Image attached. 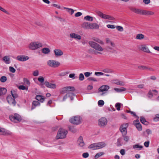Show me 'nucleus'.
Segmentation results:
<instances>
[{
  "label": "nucleus",
  "mask_w": 159,
  "mask_h": 159,
  "mask_svg": "<svg viewBox=\"0 0 159 159\" xmlns=\"http://www.w3.org/2000/svg\"><path fill=\"white\" fill-rule=\"evenodd\" d=\"M42 46L43 44L42 43L36 41L30 43L28 47L30 49L34 50Z\"/></svg>",
  "instance_id": "obj_1"
},
{
  "label": "nucleus",
  "mask_w": 159,
  "mask_h": 159,
  "mask_svg": "<svg viewBox=\"0 0 159 159\" xmlns=\"http://www.w3.org/2000/svg\"><path fill=\"white\" fill-rule=\"evenodd\" d=\"M67 133L66 130L62 128L60 129L57 135V139H62L66 138Z\"/></svg>",
  "instance_id": "obj_2"
},
{
  "label": "nucleus",
  "mask_w": 159,
  "mask_h": 159,
  "mask_svg": "<svg viewBox=\"0 0 159 159\" xmlns=\"http://www.w3.org/2000/svg\"><path fill=\"white\" fill-rule=\"evenodd\" d=\"M89 44L92 48L96 50L102 52L103 50V48L98 44L93 41H89Z\"/></svg>",
  "instance_id": "obj_3"
},
{
  "label": "nucleus",
  "mask_w": 159,
  "mask_h": 159,
  "mask_svg": "<svg viewBox=\"0 0 159 159\" xmlns=\"http://www.w3.org/2000/svg\"><path fill=\"white\" fill-rule=\"evenodd\" d=\"M82 118L78 116H74L70 119V121L71 123L76 125L80 124L82 122Z\"/></svg>",
  "instance_id": "obj_4"
},
{
  "label": "nucleus",
  "mask_w": 159,
  "mask_h": 159,
  "mask_svg": "<svg viewBox=\"0 0 159 159\" xmlns=\"http://www.w3.org/2000/svg\"><path fill=\"white\" fill-rule=\"evenodd\" d=\"M109 88L108 85H103L98 89V93L100 96H103Z\"/></svg>",
  "instance_id": "obj_5"
},
{
  "label": "nucleus",
  "mask_w": 159,
  "mask_h": 159,
  "mask_svg": "<svg viewBox=\"0 0 159 159\" xmlns=\"http://www.w3.org/2000/svg\"><path fill=\"white\" fill-rule=\"evenodd\" d=\"M48 65L52 68H56L60 65V63L59 61L53 60H50L47 62Z\"/></svg>",
  "instance_id": "obj_6"
},
{
  "label": "nucleus",
  "mask_w": 159,
  "mask_h": 159,
  "mask_svg": "<svg viewBox=\"0 0 159 159\" xmlns=\"http://www.w3.org/2000/svg\"><path fill=\"white\" fill-rule=\"evenodd\" d=\"M10 120L14 122L20 121L21 120V116L18 114H15L13 115H11L9 117Z\"/></svg>",
  "instance_id": "obj_7"
},
{
  "label": "nucleus",
  "mask_w": 159,
  "mask_h": 159,
  "mask_svg": "<svg viewBox=\"0 0 159 159\" xmlns=\"http://www.w3.org/2000/svg\"><path fill=\"white\" fill-rule=\"evenodd\" d=\"M107 123V120L106 118L104 117L101 118L98 121V125L101 127H103L106 126Z\"/></svg>",
  "instance_id": "obj_8"
},
{
  "label": "nucleus",
  "mask_w": 159,
  "mask_h": 159,
  "mask_svg": "<svg viewBox=\"0 0 159 159\" xmlns=\"http://www.w3.org/2000/svg\"><path fill=\"white\" fill-rule=\"evenodd\" d=\"M128 126V123H125L123 124L120 126V130L121 131L122 135L126 134H127V128Z\"/></svg>",
  "instance_id": "obj_9"
},
{
  "label": "nucleus",
  "mask_w": 159,
  "mask_h": 159,
  "mask_svg": "<svg viewBox=\"0 0 159 159\" xmlns=\"http://www.w3.org/2000/svg\"><path fill=\"white\" fill-rule=\"evenodd\" d=\"M79 146L82 148H84L85 147V144L84 142L83 138L82 136H80L77 142Z\"/></svg>",
  "instance_id": "obj_10"
},
{
  "label": "nucleus",
  "mask_w": 159,
  "mask_h": 159,
  "mask_svg": "<svg viewBox=\"0 0 159 159\" xmlns=\"http://www.w3.org/2000/svg\"><path fill=\"white\" fill-rule=\"evenodd\" d=\"M29 59V57L25 55H19L16 57V59L20 61H25Z\"/></svg>",
  "instance_id": "obj_11"
},
{
  "label": "nucleus",
  "mask_w": 159,
  "mask_h": 159,
  "mask_svg": "<svg viewBox=\"0 0 159 159\" xmlns=\"http://www.w3.org/2000/svg\"><path fill=\"white\" fill-rule=\"evenodd\" d=\"M134 125L136 126L139 131H141L142 129L141 125L140 124L138 120H136L133 121Z\"/></svg>",
  "instance_id": "obj_12"
},
{
  "label": "nucleus",
  "mask_w": 159,
  "mask_h": 159,
  "mask_svg": "<svg viewBox=\"0 0 159 159\" xmlns=\"http://www.w3.org/2000/svg\"><path fill=\"white\" fill-rule=\"evenodd\" d=\"M114 47L111 46H108L106 48L105 50L108 52L113 53H118L117 51L114 48Z\"/></svg>",
  "instance_id": "obj_13"
},
{
  "label": "nucleus",
  "mask_w": 159,
  "mask_h": 159,
  "mask_svg": "<svg viewBox=\"0 0 159 159\" xmlns=\"http://www.w3.org/2000/svg\"><path fill=\"white\" fill-rule=\"evenodd\" d=\"M8 103L10 105H12L15 106L16 105V101L13 98L11 95L8 96L7 98Z\"/></svg>",
  "instance_id": "obj_14"
},
{
  "label": "nucleus",
  "mask_w": 159,
  "mask_h": 159,
  "mask_svg": "<svg viewBox=\"0 0 159 159\" xmlns=\"http://www.w3.org/2000/svg\"><path fill=\"white\" fill-rule=\"evenodd\" d=\"M157 94L158 92L156 90H150L148 94V98L151 99L152 98L153 96H155L157 95Z\"/></svg>",
  "instance_id": "obj_15"
},
{
  "label": "nucleus",
  "mask_w": 159,
  "mask_h": 159,
  "mask_svg": "<svg viewBox=\"0 0 159 159\" xmlns=\"http://www.w3.org/2000/svg\"><path fill=\"white\" fill-rule=\"evenodd\" d=\"M44 84L47 87L49 88L55 89L57 87V85L55 84L51 83L47 81H45Z\"/></svg>",
  "instance_id": "obj_16"
},
{
  "label": "nucleus",
  "mask_w": 159,
  "mask_h": 159,
  "mask_svg": "<svg viewBox=\"0 0 159 159\" xmlns=\"http://www.w3.org/2000/svg\"><path fill=\"white\" fill-rule=\"evenodd\" d=\"M11 134V133L10 131L6 130L5 129L0 127V134L7 135Z\"/></svg>",
  "instance_id": "obj_17"
},
{
  "label": "nucleus",
  "mask_w": 159,
  "mask_h": 159,
  "mask_svg": "<svg viewBox=\"0 0 159 159\" xmlns=\"http://www.w3.org/2000/svg\"><path fill=\"white\" fill-rule=\"evenodd\" d=\"M53 52L55 56L56 57L61 56L63 54V52L62 51L59 49H55Z\"/></svg>",
  "instance_id": "obj_18"
},
{
  "label": "nucleus",
  "mask_w": 159,
  "mask_h": 159,
  "mask_svg": "<svg viewBox=\"0 0 159 159\" xmlns=\"http://www.w3.org/2000/svg\"><path fill=\"white\" fill-rule=\"evenodd\" d=\"M70 38H73L77 40H80L81 36L79 34H75V33H72L70 34Z\"/></svg>",
  "instance_id": "obj_19"
},
{
  "label": "nucleus",
  "mask_w": 159,
  "mask_h": 159,
  "mask_svg": "<svg viewBox=\"0 0 159 159\" xmlns=\"http://www.w3.org/2000/svg\"><path fill=\"white\" fill-rule=\"evenodd\" d=\"M40 103L39 101H33L32 104L31 110H33L37 107L40 106Z\"/></svg>",
  "instance_id": "obj_20"
},
{
  "label": "nucleus",
  "mask_w": 159,
  "mask_h": 159,
  "mask_svg": "<svg viewBox=\"0 0 159 159\" xmlns=\"http://www.w3.org/2000/svg\"><path fill=\"white\" fill-rule=\"evenodd\" d=\"M132 11L134 12L141 15H143L144 10L141 9L133 8Z\"/></svg>",
  "instance_id": "obj_21"
},
{
  "label": "nucleus",
  "mask_w": 159,
  "mask_h": 159,
  "mask_svg": "<svg viewBox=\"0 0 159 159\" xmlns=\"http://www.w3.org/2000/svg\"><path fill=\"white\" fill-rule=\"evenodd\" d=\"M141 49L142 51L148 53H151V54H155L154 53H153L152 52H151L149 49L148 47L147 46H146L145 45H143L142 46Z\"/></svg>",
  "instance_id": "obj_22"
},
{
  "label": "nucleus",
  "mask_w": 159,
  "mask_h": 159,
  "mask_svg": "<svg viewBox=\"0 0 159 159\" xmlns=\"http://www.w3.org/2000/svg\"><path fill=\"white\" fill-rule=\"evenodd\" d=\"M99 26L96 23H90L89 29H98Z\"/></svg>",
  "instance_id": "obj_23"
},
{
  "label": "nucleus",
  "mask_w": 159,
  "mask_h": 159,
  "mask_svg": "<svg viewBox=\"0 0 159 159\" xmlns=\"http://www.w3.org/2000/svg\"><path fill=\"white\" fill-rule=\"evenodd\" d=\"M2 60L5 64H9L11 63L10 59L9 56H5L2 58Z\"/></svg>",
  "instance_id": "obj_24"
},
{
  "label": "nucleus",
  "mask_w": 159,
  "mask_h": 159,
  "mask_svg": "<svg viewBox=\"0 0 159 159\" xmlns=\"http://www.w3.org/2000/svg\"><path fill=\"white\" fill-rule=\"evenodd\" d=\"M113 81L114 84L117 85L124 86L125 84V83L124 81L118 80H113Z\"/></svg>",
  "instance_id": "obj_25"
},
{
  "label": "nucleus",
  "mask_w": 159,
  "mask_h": 159,
  "mask_svg": "<svg viewBox=\"0 0 159 159\" xmlns=\"http://www.w3.org/2000/svg\"><path fill=\"white\" fill-rule=\"evenodd\" d=\"M88 148L89 149H93V150L98 149V143H93L90 144Z\"/></svg>",
  "instance_id": "obj_26"
},
{
  "label": "nucleus",
  "mask_w": 159,
  "mask_h": 159,
  "mask_svg": "<svg viewBox=\"0 0 159 159\" xmlns=\"http://www.w3.org/2000/svg\"><path fill=\"white\" fill-rule=\"evenodd\" d=\"M106 40V43L108 45V46L110 45L112 47H115V43L111 41L109 38H107Z\"/></svg>",
  "instance_id": "obj_27"
},
{
  "label": "nucleus",
  "mask_w": 159,
  "mask_h": 159,
  "mask_svg": "<svg viewBox=\"0 0 159 159\" xmlns=\"http://www.w3.org/2000/svg\"><path fill=\"white\" fill-rule=\"evenodd\" d=\"M98 149L102 148L105 147L107 144L104 142H98Z\"/></svg>",
  "instance_id": "obj_28"
},
{
  "label": "nucleus",
  "mask_w": 159,
  "mask_h": 159,
  "mask_svg": "<svg viewBox=\"0 0 159 159\" xmlns=\"http://www.w3.org/2000/svg\"><path fill=\"white\" fill-rule=\"evenodd\" d=\"M35 98L36 100L40 101L41 102H43L44 101L45 99L44 97L40 95H37Z\"/></svg>",
  "instance_id": "obj_29"
},
{
  "label": "nucleus",
  "mask_w": 159,
  "mask_h": 159,
  "mask_svg": "<svg viewBox=\"0 0 159 159\" xmlns=\"http://www.w3.org/2000/svg\"><path fill=\"white\" fill-rule=\"evenodd\" d=\"M116 145L118 146H120L122 145V144L124 143L123 141V138H120L117 139Z\"/></svg>",
  "instance_id": "obj_30"
},
{
  "label": "nucleus",
  "mask_w": 159,
  "mask_h": 159,
  "mask_svg": "<svg viewBox=\"0 0 159 159\" xmlns=\"http://www.w3.org/2000/svg\"><path fill=\"white\" fill-rule=\"evenodd\" d=\"M133 148L134 149H137L138 150H140L142 149L143 146L142 145H140L138 144H137L133 145Z\"/></svg>",
  "instance_id": "obj_31"
},
{
  "label": "nucleus",
  "mask_w": 159,
  "mask_h": 159,
  "mask_svg": "<svg viewBox=\"0 0 159 159\" xmlns=\"http://www.w3.org/2000/svg\"><path fill=\"white\" fill-rule=\"evenodd\" d=\"M89 24L88 22H84L82 24L81 26L84 29H89Z\"/></svg>",
  "instance_id": "obj_32"
},
{
  "label": "nucleus",
  "mask_w": 159,
  "mask_h": 159,
  "mask_svg": "<svg viewBox=\"0 0 159 159\" xmlns=\"http://www.w3.org/2000/svg\"><path fill=\"white\" fill-rule=\"evenodd\" d=\"M97 14L100 17L105 19L106 14H104L103 13L99 11H96Z\"/></svg>",
  "instance_id": "obj_33"
},
{
  "label": "nucleus",
  "mask_w": 159,
  "mask_h": 159,
  "mask_svg": "<svg viewBox=\"0 0 159 159\" xmlns=\"http://www.w3.org/2000/svg\"><path fill=\"white\" fill-rule=\"evenodd\" d=\"M42 52L44 54H48L50 52V50L48 48H45L42 49Z\"/></svg>",
  "instance_id": "obj_34"
},
{
  "label": "nucleus",
  "mask_w": 159,
  "mask_h": 159,
  "mask_svg": "<svg viewBox=\"0 0 159 159\" xmlns=\"http://www.w3.org/2000/svg\"><path fill=\"white\" fill-rule=\"evenodd\" d=\"M93 39L95 41L98 43L102 45H103L104 44V42H103V41L98 38H94Z\"/></svg>",
  "instance_id": "obj_35"
},
{
  "label": "nucleus",
  "mask_w": 159,
  "mask_h": 159,
  "mask_svg": "<svg viewBox=\"0 0 159 159\" xmlns=\"http://www.w3.org/2000/svg\"><path fill=\"white\" fill-rule=\"evenodd\" d=\"M114 90L117 93H120L125 91L126 90V89L125 88L122 87L120 89L114 88Z\"/></svg>",
  "instance_id": "obj_36"
},
{
  "label": "nucleus",
  "mask_w": 159,
  "mask_h": 159,
  "mask_svg": "<svg viewBox=\"0 0 159 159\" xmlns=\"http://www.w3.org/2000/svg\"><path fill=\"white\" fill-rule=\"evenodd\" d=\"M143 15H152L154 14V12L152 11L144 10Z\"/></svg>",
  "instance_id": "obj_37"
},
{
  "label": "nucleus",
  "mask_w": 159,
  "mask_h": 159,
  "mask_svg": "<svg viewBox=\"0 0 159 159\" xmlns=\"http://www.w3.org/2000/svg\"><path fill=\"white\" fill-rule=\"evenodd\" d=\"M102 71L105 73H112L113 72V71L111 69L109 68H105L102 70Z\"/></svg>",
  "instance_id": "obj_38"
},
{
  "label": "nucleus",
  "mask_w": 159,
  "mask_h": 159,
  "mask_svg": "<svg viewBox=\"0 0 159 159\" xmlns=\"http://www.w3.org/2000/svg\"><path fill=\"white\" fill-rule=\"evenodd\" d=\"M66 88L68 91V93L71 92H73L75 90V88L72 86H67Z\"/></svg>",
  "instance_id": "obj_39"
},
{
  "label": "nucleus",
  "mask_w": 159,
  "mask_h": 159,
  "mask_svg": "<svg viewBox=\"0 0 159 159\" xmlns=\"http://www.w3.org/2000/svg\"><path fill=\"white\" fill-rule=\"evenodd\" d=\"M140 121L142 124L144 125H147L148 124V122L146 121L145 119L143 117H140Z\"/></svg>",
  "instance_id": "obj_40"
},
{
  "label": "nucleus",
  "mask_w": 159,
  "mask_h": 159,
  "mask_svg": "<svg viewBox=\"0 0 159 159\" xmlns=\"http://www.w3.org/2000/svg\"><path fill=\"white\" fill-rule=\"evenodd\" d=\"M84 19L87 21H92L93 20V17L89 16H87L84 17Z\"/></svg>",
  "instance_id": "obj_41"
},
{
  "label": "nucleus",
  "mask_w": 159,
  "mask_h": 159,
  "mask_svg": "<svg viewBox=\"0 0 159 159\" xmlns=\"http://www.w3.org/2000/svg\"><path fill=\"white\" fill-rule=\"evenodd\" d=\"M123 138L124 140L126 142H127L129 140V137L128 136H126V134L122 135Z\"/></svg>",
  "instance_id": "obj_42"
},
{
  "label": "nucleus",
  "mask_w": 159,
  "mask_h": 159,
  "mask_svg": "<svg viewBox=\"0 0 159 159\" xmlns=\"http://www.w3.org/2000/svg\"><path fill=\"white\" fill-rule=\"evenodd\" d=\"M144 35L142 34H137L136 36V39H142L144 38Z\"/></svg>",
  "instance_id": "obj_43"
},
{
  "label": "nucleus",
  "mask_w": 159,
  "mask_h": 159,
  "mask_svg": "<svg viewBox=\"0 0 159 159\" xmlns=\"http://www.w3.org/2000/svg\"><path fill=\"white\" fill-rule=\"evenodd\" d=\"M67 94H68V97H69L70 98V100H73V96H75L74 93L73 92H69L67 93Z\"/></svg>",
  "instance_id": "obj_44"
},
{
  "label": "nucleus",
  "mask_w": 159,
  "mask_h": 159,
  "mask_svg": "<svg viewBox=\"0 0 159 159\" xmlns=\"http://www.w3.org/2000/svg\"><path fill=\"white\" fill-rule=\"evenodd\" d=\"M105 19L111 20H115V18L111 16L106 14L105 15Z\"/></svg>",
  "instance_id": "obj_45"
},
{
  "label": "nucleus",
  "mask_w": 159,
  "mask_h": 159,
  "mask_svg": "<svg viewBox=\"0 0 159 159\" xmlns=\"http://www.w3.org/2000/svg\"><path fill=\"white\" fill-rule=\"evenodd\" d=\"M103 154H104V153L103 152H99L97 153L95 155L94 157L95 158V159H98L99 157H101Z\"/></svg>",
  "instance_id": "obj_46"
},
{
  "label": "nucleus",
  "mask_w": 159,
  "mask_h": 159,
  "mask_svg": "<svg viewBox=\"0 0 159 159\" xmlns=\"http://www.w3.org/2000/svg\"><path fill=\"white\" fill-rule=\"evenodd\" d=\"M63 8L64 9H66L68 12L70 13L71 15H72L74 13V11L71 8H67L66 7H63Z\"/></svg>",
  "instance_id": "obj_47"
},
{
  "label": "nucleus",
  "mask_w": 159,
  "mask_h": 159,
  "mask_svg": "<svg viewBox=\"0 0 159 159\" xmlns=\"http://www.w3.org/2000/svg\"><path fill=\"white\" fill-rule=\"evenodd\" d=\"M98 105L99 107H101L104 104V101L102 100H99L98 102Z\"/></svg>",
  "instance_id": "obj_48"
},
{
  "label": "nucleus",
  "mask_w": 159,
  "mask_h": 159,
  "mask_svg": "<svg viewBox=\"0 0 159 159\" xmlns=\"http://www.w3.org/2000/svg\"><path fill=\"white\" fill-rule=\"evenodd\" d=\"M11 93L13 98L15 99L18 97V95L16 92L14 91H11Z\"/></svg>",
  "instance_id": "obj_49"
},
{
  "label": "nucleus",
  "mask_w": 159,
  "mask_h": 159,
  "mask_svg": "<svg viewBox=\"0 0 159 159\" xmlns=\"http://www.w3.org/2000/svg\"><path fill=\"white\" fill-rule=\"evenodd\" d=\"M23 82L24 83L28 86H29L30 84V83L29 81L26 78L23 79Z\"/></svg>",
  "instance_id": "obj_50"
},
{
  "label": "nucleus",
  "mask_w": 159,
  "mask_h": 159,
  "mask_svg": "<svg viewBox=\"0 0 159 159\" xmlns=\"http://www.w3.org/2000/svg\"><path fill=\"white\" fill-rule=\"evenodd\" d=\"M68 91L66 88V87H64L61 89V93L64 94L66 93H68Z\"/></svg>",
  "instance_id": "obj_51"
},
{
  "label": "nucleus",
  "mask_w": 159,
  "mask_h": 159,
  "mask_svg": "<svg viewBox=\"0 0 159 159\" xmlns=\"http://www.w3.org/2000/svg\"><path fill=\"white\" fill-rule=\"evenodd\" d=\"M39 82L41 83H43L44 81V77L42 76H39L38 79Z\"/></svg>",
  "instance_id": "obj_52"
},
{
  "label": "nucleus",
  "mask_w": 159,
  "mask_h": 159,
  "mask_svg": "<svg viewBox=\"0 0 159 159\" xmlns=\"http://www.w3.org/2000/svg\"><path fill=\"white\" fill-rule=\"evenodd\" d=\"M115 107L116 108L117 110L120 111V103L119 102L116 103L115 105Z\"/></svg>",
  "instance_id": "obj_53"
},
{
  "label": "nucleus",
  "mask_w": 159,
  "mask_h": 159,
  "mask_svg": "<svg viewBox=\"0 0 159 159\" xmlns=\"http://www.w3.org/2000/svg\"><path fill=\"white\" fill-rule=\"evenodd\" d=\"M0 91L2 95V94H5L7 92V90L6 89L4 88H1Z\"/></svg>",
  "instance_id": "obj_54"
},
{
  "label": "nucleus",
  "mask_w": 159,
  "mask_h": 159,
  "mask_svg": "<svg viewBox=\"0 0 159 159\" xmlns=\"http://www.w3.org/2000/svg\"><path fill=\"white\" fill-rule=\"evenodd\" d=\"M7 80V77L5 76H2L0 78V81L2 83L5 82Z\"/></svg>",
  "instance_id": "obj_55"
},
{
  "label": "nucleus",
  "mask_w": 159,
  "mask_h": 159,
  "mask_svg": "<svg viewBox=\"0 0 159 159\" xmlns=\"http://www.w3.org/2000/svg\"><path fill=\"white\" fill-rule=\"evenodd\" d=\"M84 77L83 74L82 73L79 75V80L80 81H83L84 79Z\"/></svg>",
  "instance_id": "obj_56"
},
{
  "label": "nucleus",
  "mask_w": 159,
  "mask_h": 159,
  "mask_svg": "<svg viewBox=\"0 0 159 159\" xmlns=\"http://www.w3.org/2000/svg\"><path fill=\"white\" fill-rule=\"evenodd\" d=\"M116 28L118 31L120 32H122L124 30L123 27L121 26L117 25L116 26Z\"/></svg>",
  "instance_id": "obj_57"
},
{
  "label": "nucleus",
  "mask_w": 159,
  "mask_h": 159,
  "mask_svg": "<svg viewBox=\"0 0 159 159\" xmlns=\"http://www.w3.org/2000/svg\"><path fill=\"white\" fill-rule=\"evenodd\" d=\"M88 80L89 81H93L94 82H97L98 81L95 78L93 77H90L88 78Z\"/></svg>",
  "instance_id": "obj_58"
},
{
  "label": "nucleus",
  "mask_w": 159,
  "mask_h": 159,
  "mask_svg": "<svg viewBox=\"0 0 159 159\" xmlns=\"http://www.w3.org/2000/svg\"><path fill=\"white\" fill-rule=\"evenodd\" d=\"M0 10L4 12L7 15H9V13L6 10H5L4 8L2 7H1L0 6Z\"/></svg>",
  "instance_id": "obj_59"
},
{
  "label": "nucleus",
  "mask_w": 159,
  "mask_h": 159,
  "mask_svg": "<svg viewBox=\"0 0 159 159\" xmlns=\"http://www.w3.org/2000/svg\"><path fill=\"white\" fill-rule=\"evenodd\" d=\"M138 67L139 69L141 70H147L148 69V67L143 66H139Z\"/></svg>",
  "instance_id": "obj_60"
},
{
  "label": "nucleus",
  "mask_w": 159,
  "mask_h": 159,
  "mask_svg": "<svg viewBox=\"0 0 159 159\" xmlns=\"http://www.w3.org/2000/svg\"><path fill=\"white\" fill-rule=\"evenodd\" d=\"M94 74L95 75L97 76H99L100 75H104V74L102 72H95Z\"/></svg>",
  "instance_id": "obj_61"
},
{
  "label": "nucleus",
  "mask_w": 159,
  "mask_h": 159,
  "mask_svg": "<svg viewBox=\"0 0 159 159\" xmlns=\"http://www.w3.org/2000/svg\"><path fill=\"white\" fill-rule=\"evenodd\" d=\"M9 68L10 71L13 73H15L16 71V69L13 67L10 66Z\"/></svg>",
  "instance_id": "obj_62"
},
{
  "label": "nucleus",
  "mask_w": 159,
  "mask_h": 159,
  "mask_svg": "<svg viewBox=\"0 0 159 159\" xmlns=\"http://www.w3.org/2000/svg\"><path fill=\"white\" fill-rule=\"evenodd\" d=\"M89 156V154L88 152H85L82 154V157L84 158H87Z\"/></svg>",
  "instance_id": "obj_63"
},
{
  "label": "nucleus",
  "mask_w": 159,
  "mask_h": 159,
  "mask_svg": "<svg viewBox=\"0 0 159 159\" xmlns=\"http://www.w3.org/2000/svg\"><path fill=\"white\" fill-rule=\"evenodd\" d=\"M18 88L22 90H24L26 89L27 90L28 89H27L26 88V87L25 86L23 85H21L19 86L18 87Z\"/></svg>",
  "instance_id": "obj_64"
}]
</instances>
